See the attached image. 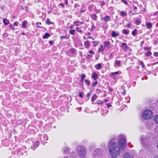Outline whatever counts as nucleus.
<instances>
[{
	"mask_svg": "<svg viewBox=\"0 0 158 158\" xmlns=\"http://www.w3.org/2000/svg\"><path fill=\"white\" fill-rule=\"evenodd\" d=\"M118 74V72H114V73H112L111 74H110V75H112V76H114V75L115 74H116V75H117Z\"/></svg>",
	"mask_w": 158,
	"mask_h": 158,
	"instance_id": "obj_33",
	"label": "nucleus"
},
{
	"mask_svg": "<svg viewBox=\"0 0 158 158\" xmlns=\"http://www.w3.org/2000/svg\"><path fill=\"white\" fill-rule=\"evenodd\" d=\"M95 67L97 69L99 70L101 68L102 65L101 64L99 63L95 65Z\"/></svg>",
	"mask_w": 158,
	"mask_h": 158,
	"instance_id": "obj_12",
	"label": "nucleus"
},
{
	"mask_svg": "<svg viewBox=\"0 0 158 158\" xmlns=\"http://www.w3.org/2000/svg\"><path fill=\"white\" fill-rule=\"evenodd\" d=\"M120 15L122 16H126L127 15V14L126 13L124 12L123 11H121L120 12Z\"/></svg>",
	"mask_w": 158,
	"mask_h": 158,
	"instance_id": "obj_23",
	"label": "nucleus"
},
{
	"mask_svg": "<svg viewBox=\"0 0 158 158\" xmlns=\"http://www.w3.org/2000/svg\"><path fill=\"white\" fill-rule=\"evenodd\" d=\"M102 47H103L102 46H102H101V48H99V49H98V51H103V50L102 49Z\"/></svg>",
	"mask_w": 158,
	"mask_h": 158,
	"instance_id": "obj_43",
	"label": "nucleus"
},
{
	"mask_svg": "<svg viewBox=\"0 0 158 158\" xmlns=\"http://www.w3.org/2000/svg\"><path fill=\"white\" fill-rule=\"evenodd\" d=\"M135 13L133 14V15H135L136 13V14H138V13H137V12H136V11H135Z\"/></svg>",
	"mask_w": 158,
	"mask_h": 158,
	"instance_id": "obj_56",
	"label": "nucleus"
},
{
	"mask_svg": "<svg viewBox=\"0 0 158 158\" xmlns=\"http://www.w3.org/2000/svg\"><path fill=\"white\" fill-rule=\"evenodd\" d=\"M134 8V11H135V10L136 9H137V8L136 7H135Z\"/></svg>",
	"mask_w": 158,
	"mask_h": 158,
	"instance_id": "obj_54",
	"label": "nucleus"
},
{
	"mask_svg": "<svg viewBox=\"0 0 158 158\" xmlns=\"http://www.w3.org/2000/svg\"><path fill=\"white\" fill-rule=\"evenodd\" d=\"M64 152L65 154H67L69 152V149L67 147H65L64 149Z\"/></svg>",
	"mask_w": 158,
	"mask_h": 158,
	"instance_id": "obj_18",
	"label": "nucleus"
},
{
	"mask_svg": "<svg viewBox=\"0 0 158 158\" xmlns=\"http://www.w3.org/2000/svg\"><path fill=\"white\" fill-rule=\"evenodd\" d=\"M154 121L158 124V115H156L154 116Z\"/></svg>",
	"mask_w": 158,
	"mask_h": 158,
	"instance_id": "obj_22",
	"label": "nucleus"
},
{
	"mask_svg": "<svg viewBox=\"0 0 158 158\" xmlns=\"http://www.w3.org/2000/svg\"><path fill=\"white\" fill-rule=\"evenodd\" d=\"M122 94L123 95H125L126 94V91L124 90V91L122 92Z\"/></svg>",
	"mask_w": 158,
	"mask_h": 158,
	"instance_id": "obj_42",
	"label": "nucleus"
},
{
	"mask_svg": "<svg viewBox=\"0 0 158 158\" xmlns=\"http://www.w3.org/2000/svg\"><path fill=\"white\" fill-rule=\"evenodd\" d=\"M22 35H24L25 34H24V32H23V33H22Z\"/></svg>",
	"mask_w": 158,
	"mask_h": 158,
	"instance_id": "obj_63",
	"label": "nucleus"
},
{
	"mask_svg": "<svg viewBox=\"0 0 158 158\" xmlns=\"http://www.w3.org/2000/svg\"><path fill=\"white\" fill-rule=\"evenodd\" d=\"M76 30L77 31L81 33L82 32V31L81 29V28H79L78 27H77L76 28Z\"/></svg>",
	"mask_w": 158,
	"mask_h": 158,
	"instance_id": "obj_27",
	"label": "nucleus"
},
{
	"mask_svg": "<svg viewBox=\"0 0 158 158\" xmlns=\"http://www.w3.org/2000/svg\"><path fill=\"white\" fill-rule=\"evenodd\" d=\"M73 27V26H71V27H70V28H72Z\"/></svg>",
	"mask_w": 158,
	"mask_h": 158,
	"instance_id": "obj_62",
	"label": "nucleus"
},
{
	"mask_svg": "<svg viewBox=\"0 0 158 158\" xmlns=\"http://www.w3.org/2000/svg\"><path fill=\"white\" fill-rule=\"evenodd\" d=\"M146 25L147 28L148 29H151L152 27V24L150 22L147 23Z\"/></svg>",
	"mask_w": 158,
	"mask_h": 158,
	"instance_id": "obj_9",
	"label": "nucleus"
},
{
	"mask_svg": "<svg viewBox=\"0 0 158 158\" xmlns=\"http://www.w3.org/2000/svg\"><path fill=\"white\" fill-rule=\"evenodd\" d=\"M92 77V78L94 79V80H96L98 78V74L96 73H93Z\"/></svg>",
	"mask_w": 158,
	"mask_h": 158,
	"instance_id": "obj_11",
	"label": "nucleus"
},
{
	"mask_svg": "<svg viewBox=\"0 0 158 158\" xmlns=\"http://www.w3.org/2000/svg\"><path fill=\"white\" fill-rule=\"evenodd\" d=\"M110 17L109 16H106L102 19L104 22H106L110 20Z\"/></svg>",
	"mask_w": 158,
	"mask_h": 158,
	"instance_id": "obj_7",
	"label": "nucleus"
},
{
	"mask_svg": "<svg viewBox=\"0 0 158 158\" xmlns=\"http://www.w3.org/2000/svg\"><path fill=\"white\" fill-rule=\"evenodd\" d=\"M43 137H44L45 138L44 139L45 140H46L48 139V137L46 135H43Z\"/></svg>",
	"mask_w": 158,
	"mask_h": 158,
	"instance_id": "obj_39",
	"label": "nucleus"
},
{
	"mask_svg": "<svg viewBox=\"0 0 158 158\" xmlns=\"http://www.w3.org/2000/svg\"><path fill=\"white\" fill-rule=\"evenodd\" d=\"M96 97H97L96 96V94H94V95L92 98V101L93 102L96 99Z\"/></svg>",
	"mask_w": 158,
	"mask_h": 158,
	"instance_id": "obj_29",
	"label": "nucleus"
},
{
	"mask_svg": "<svg viewBox=\"0 0 158 158\" xmlns=\"http://www.w3.org/2000/svg\"><path fill=\"white\" fill-rule=\"evenodd\" d=\"M119 138L118 144L121 147V148L123 150L126 146V137L124 135H121L119 136Z\"/></svg>",
	"mask_w": 158,
	"mask_h": 158,
	"instance_id": "obj_2",
	"label": "nucleus"
},
{
	"mask_svg": "<svg viewBox=\"0 0 158 158\" xmlns=\"http://www.w3.org/2000/svg\"><path fill=\"white\" fill-rule=\"evenodd\" d=\"M81 81H82L85 78V75L84 74H82L81 75Z\"/></svg>",
	"mask_w": 158,
	"mask_h": 158,
	"instance_id": "obj_32",
	"label": "nucleus"
},
{
	"mask_svg": "<svg viewBox=\"0 0 158 158\" xmlns=\"http://www.w3.org/2000/svg\"><path fill=\"white\" fill-rule=\"evenodd\" d=\"M79 96L81 97V98H82L83 97V95H82L81 94V93H80L79 94Z\"/></svg>",
	"mask_w": 158,
	"mask_h": 158,
	"instance_id": "obj_49",
	"label": "nucleus"
},
{
	"mask_svg": "<svg viewBox=\"0 0 158 158\" xmlns=\"http://www.w3.org/2000/svg\"><path fill=\"white\" fill-rule=\"evenodd\" d=\"M107 106H108V107H109V106H110V104H107Z\"/></svg>",
	"mask_w": 158,
	"mask_h": 158,
	"instance_id": "obj_57",
	"label": "nucleus"
},
{
	"mask_svg": "<svg viewBox=\"0 0 158 158\" xmlns=\"http://www.w3.org/2000/svg\"><path fill=\"white\" fill-rule=\"evenodd\" d=\"M39 142H36L35 143L33 144V146L35 147L36 148H37L39 145Z\"/></svg>",
	"mask_w": 158,
	"mask_h": 158,
	"instance_id": "obj_25",
	"label": "nucleus"
},
{
	"mask_svg": "<svg viewBox=\"0 0 158 158\" xmlns=\"http://www.w3.org/2000/svg\"><path fill=\"white\" fill-rule=\"evenodd\" d=\"M49 43L51 45H52L53 44L52 42L51 41H49Z\"/></svg>",
	"mask_w": 158,
	"mask_h": 158,
	"instance_id": "obj_48",
	"label": "nucleus"
},
{
	"mask_svg": "<svg viewBox=\"0 0 158 158\" xmlns=\"http://www.w3.org/2000/svg\"><path fill=\"white\" fill-rule=\"evenodd\" d=\"M59 5L60 6H62L63 7H64V4H62V3H60L59 4Z\"/></svg>",
	"mask_w": 158,
	"mask_h": 158,
	"instance_id": "obj_51",
	"label": "nucleus"
},
{
	"mask_svg": "<svg viewBox=\"0 0 158 158\" xmlns=\"http://www.w3.org/2000/svg\"><path fill=\"white\" fill-rule=\"evenodd\" d=\"M150 49H151V48H149V47H144V49L145 50H150Z\"/></svg>",
	"mask_w": 158,
	"mask_h": 158,
	"instance_id": "obj_37",
	"label": "nucleus"
},
{
	"mask_svg": "<svg viewBox=\"0 0 158 158\" xmlns=\"http://www.w3.org/2000/svg\"><path fill=\"white\" fill-rule=\"evenodd\" d=\"M97 83H98L97 81H95V82H94V83H93L92 84V86L94 87L95 85H97Z\"/></svg>",
	"mask_w": 158,
	"mask_h": 158,
	"instance_id": "obj_38",
	"label": "nucleus"
},
{
	"mask_svg": "<svg viewBox=\"0 0 158 158\" xmlns=\"http://www.w3.org/2000/svg\"><path fill=\"white\" fill-rule=\"evenodd\" d=\"M27 22L26 20H25L23 22L22 25V27H23V28H26V26L27 24Z\"/></svg>",
	"mask_w": 158,
	"mask_h": 158,
	"instance_id": "obj_13",
	"label": "nucleus"
},
{
	"mask_svg": "<svg viewBox=\"0 0 158 158\" xmlns=\"http://www.w3.org/2000/svg\"><path fill=\"white\" fill-rule=\"evenodd\" d=\"M18 23L16 22H15L14 23V26H18Z\"/></svg>",
	"mask_w": 158,
	"mask_h": 158,
	"instance_id": "obj_44",
	"label": "nucleus"
},
{
	"mask_svg": "<svg viewBox=\"0 0 158 158\" xmlns=\"http://www.w3.org/2000/svg\"><path fill=\"white\" fill-rule=\"evenodd\" d=\"M135 23L137 25H139L141 23V19L139 18H137L136 21Z\"/></svg>",
	"mask_w": 158,
	"mask_h": 158,
	"instance_id": "obj_16",
	"label": "nucleus"
},
{
	"mask_svg": "<svg viewBox=\"0 0 158 158\" xmlns=\"http://www.w3.org/2000/svg\"><path fill=\"white\" fill-rule=\"evenodd\" d=\"M91 18L94 20H96L97 19V16L96 15L92 14L91 16Z\"/></svg>",
	"mask_w": 158,
	"mask_h": 158,
	"instance_id": "obj_14",
	"label": "nucleus"
},
{
	"mask_svg": "<svg viewBox=\"0 0 158 158\" xmlns=\"http://www.w3.org/2000/svg\"><path fill=\"white\" fill-rule=\"evenodd\" d=\"M109 151L113 157L115 158L120 154V148L115 144L114 139L111 140L109 142Z\"/></svg>",
	"mask_w": 158,
	"mask_h": 158,
	"instance_id": "obj_1",
	"label": "nucleus"
},
{
	"mask_svg": "<svg viewBox=\"0 0 158 158\" xmlns=\"http://www.w3.org/2000/svg\"><path fill=\"white\" fill-rule=\"evenodd\" d=\"M46 23L48 24H50L52 23V22L50 21L49 19H47L46 20Z\"/></svg>",
	"mask_w": 158,
	"mask_h": 158,
	"instance_id": "obj_28",
	"label": "nucleus"
},
{
	"mask_svg": "<svg viewBox=\"0 0 158 158\" xmlns=\"http://www.w3.org/2000/svg\"><path fill=\"white\" fill-rule=\"evenodd\" d=\"M79 23V24H82V22H80L79 21H77V22H75V23Z\"/></svg>",
	"mask_w": 158,
	"mask_h": 158,
	"instance_id": "obj_47",
	"label": "nucleus"
},
{
	"mask_svg": "<svg viewBox=\"0 0 158 158\" xmlns=\"http://www.w3.org/2000/svg\"><path fill=\"white\" fill-rule=\"evenodd\" d=\"M75 30H71L69 31V33L72 35H74L75 33Z\"/></svg>",
	"mask_w": 158,
	"mask_h": 158,
	"instance_id": "obj_24",
	"label": "nucleus"
},
{
	"mask_svg": "<svg viewBox=\"0 0 158 158\" xmlns=\"http://www.w3.org/2000/svg\"><path fill=\"white\" fill-rule=\"evenodd\" d=\"M130 26V25L129 24H127V27H129Z\"/></svg>",
	"mask_w": 158,
	"mask_h": 158,
	"instance_id": "obj_61",
	"label": "nucleus"
},
{
	"mask_svg": "<svg viewBox=\"0 0 158 158\" xmlns=\"http://www.w3.org/2000/svg\"><path fill=\"white\" fill-rule=\"evenodd\" d=\"M153 158H158V155L155 156Z\"/></svg>",
	"mask_w": 158,
	"mask_h": 158,
	"instance_id": "obj_53",
	"label": "nucleus"
},
{
	"mask_svg": "<svg viewBox=\"0 0 158 158\" xmlns=\"http://www.w3.org/2000/svg\"><path fill=\"white\" fill-rule=\"evenodd\" d=\"M78 154L80 157H83L86 154L85 148L83 146H79L77 147Z\"/></svg>",
	"mask_w": 158,
	"mask_h": 158,
	"instance_id": "obj_4",
	"label": "nucleus"
},
{
	"mask_svg": "<svg viewBox=\"0 0 158 158\" xmlns=\"http://www.w3.org/2000/svg\"><path fill=\"white\" fill-rule=\"evenodd\" d=\"M64 3L67 5L68 4V0H64Z\"/></svg>",
	"mask_w": 158,
	"mask_h": 158,
	"instance_id": "obj_45",
	"label": "nucleus"
},
{
	"mask_svg": "<svg viewBox=\"0 0 158 158\" xmlns=\"http://www.w3.org/2000/svg\"><path fill=\"white\" fill-rule=\"evenodd\" d=\"M91 94V92H89V93H88L87 94V95H86V96H87V97H89L90 96V95Z\"/></svg>",
	"mask_w": 158,
	"mask_h": 158,
	"instance_id": "obj_40",
	"label": "nucleus"
},
{
	"mask_svg": "<svg viewBox=\"0 0 158 158\" xmlns=\"http://www.w3.org/2000/svg\"><path fill=\"white\" fill-rule=\"evenodd\" d=\"M9 27L10 29H12L13 30L14 29V26H13V25L12 24H10L9 26Z\"/></svg>",
	"mask_w": 158,
	"mask_h": 158,
	"instance_id": "obj_36",
	"label": "nucleus"
},
{
	"mask_svg": "<svg viewBox=\"0 0 158 158\" xmlns=\"http://www.w3.org/2000/svg\"><path fill=\"white\" fill-rule=\"evenodd\" d=\"M71 50H72V52H73V51H74V49H72Z\"/></svg>",
	"mask_w": 158,
	"mask_h": 158,
	"instance_id": "obj_59",
	"label": "nucleus"
},
{
	"mask_svg": "<svg viewBox=\"0 0 158 158\" xmlns=\"http://www.w3.org/2000/svg\"><path fill=\"white\" fill-rule=\"evenodd\" d=\"M69 35L68 36L66 35L65 36H60V38L61 39H67L69 38Z\"/></svg>",
	"mask_w": 158,
	"mask_h": 158,
	"instance_id": "obj_21",
	"label": "nucleus"
},
{
	"mask_svg": "<svg viewBox=\"0 0 158 158\" xmlns=\"http://www.w3.org/2000/svg\"><path fill=\"white\" fill-rule=\"evenodd\" d=\"M140 64L141 65L142 67L143 68L144 67L145 65H144V64H143V62H142L141 61H140Z\"/></svg>",
	"mask_w": 158,
	"mask_h": 158,
	"instance_id": "obj_35",
	"label": "nucleus"
},
{
	"mask_svg": "<svg viewBox=\"0 0 158 158\" xmlns=\"http://www.w3.org/2000/svg\"><path fill=\"white\" fill-rule=\"evenodd\" d=\"M104 46L107 48H110V42L109 41L105 42L104 43Z\"/></svg>",
	"mask_w": 158,
	"mask_h": 158,
	"instance_id": "obj_8",
	"label": "nucleus"
},
{
	"mask_svg": "<svg viewBox=\"0 0 158 158\" xmlns=\"http://www.w3.org/2000/svg\"><path fill=\"white\" fill-rule=\"evenodd\" d=\"M85 83H87V84L89 85L90 84V81L87 80H85Z\"/></svg>",
	"mask_w": 158,
	"mask_h": 158,
	"instance_id": "obj_30",
	"label": "nucleus"
},
{
	"mask_svg": "<svg viewBox=\"0 0 158 158\" xmlns=\"http://www.w3.org/2000/svg\"><path fill=\"white\" fill-rule=\"evenodd\" d=\"M89 52L91 54H94V52L92 50L89 51Z\"/></svg>",
	"mask_w": 158,
	"mask_h": 158,
	"instance_id": "obj_50",
	"label": "nucleus"
},
{
	"mask_svg": "<svg viewBox=\"0 0 158 158\" xmlns=\"http://www.w3.org/2000/svg\"><path fill=\"white\" fill-rule=\"evenodd\" d=\"M115 63L117 64L118 66H119L120 65V64L121 63V61L120 60H116L115 61Z\"/></svg>",
	"mask_w": 158,
	"mask_h": 158,
	"instance_id": "obj_26",
	"label": "nucleus"
},
{
	"mask_svg": "<svg viewBox=\"0 0 158 158\" xmlns=\"http://www.w3.org/2000/svg\"><path fill=\"white\" fill-rule=\"evenodd\" d=\"M122 2L125 4H127V2L125 0H122Z\"/></svg>",
	"mask_w": 158,
	"mask_h": 158,
	"instance_id": "obj_46",
	"label": "nucleus"
},
{
	"mask_svg": "<svg viewBox=\"0 0 158 158\" xmlns=\"http://www.w3.org/2000/svg\"><path fill=\"white\" fill-rule=\"evenodd\" d=\"M122 158H132V157L129 153L125 152L123 155Z\"/></svg>",
	"mask_w": 158,
	"mask_h": 158,
	"instance_id": "obj_6",
	"label": "nucleus"
},
{
	"mask_svg": "<svg viewBox=\"0 0 158 158\" xmlns=\"http://www.w3.org/2000/svg\"><path fill=\"white\" fill-rule=\"evenodd\" d=\"M152 53L150 51H148L145 54V56H148L150 55H151Z\"/></svg>",
	"mask_w": 158,
	"mask_h": 158,
	"instance_id": "obj_31",
	"label": "nucleus"
},
{
	"mask_svg": "<svg viewBox=\"0 0 158 158\" xmlns=\"http://www.w3.org/2000/svg\"><path fill=\"white\" fill-rule=\"evenodd\" d=\"M122 31L123 34L127 35L128 34L129 31L127 29H123Z\"/></svg>",
	"mask_w": 158,
	"mask_h": 158,
	"instance_id": "obj_20",
	"label": "nucleus"
},
{
	"mask_svg": "<svg viewBox=\"0 0 158 158\" xmlns=\"http://www.w3.org/2000/svg\"><path fill=\"white\" fill-rule=\"evenodd\" d=\"M49 34L48 33H46L43 37V38L45 39L48 38L49 36Z\"/></svg>",
	"mask_w": 158,
	"mask_h": 158,
	"instance_id": "obj_19",
	"label": "nucleus"
},
{
	"mask_svg": "<svg viewBox=\"0 0 158 158\" xmlns=\"http://www.w3.org/2000/svg\"><path fill=\"white\" fill-rule=\"evenodd\" d=\"M64 158H67V157H65Z\"/></svg>",
	"mask_w": 158,
	"mask_h": 158,
	"instance_id": "obj_64",
	"label": "nucleus"
},
{
	"mask_svg": "<svg viewBox=\"0 0 158 158\" xmlns=\"http://www.w3.org/2000/svg\"><path fill=\"white\" fill-rule=\"evenodd\" d=\"M97 91H99V92H100V90L98 89H97Z\"/></svg>",
	"mask_w": 158,
	"mask_h": 158,
	"instance_id": "obj_58",
	"label": "nucleus"
},
{
	"mask_svg": "<svg viewBox=\"0 0 158 158\" xmlns=\"http://www.w3.org/2000/svg\"><path fill=\"white\" fill-rule=\"evenodd\" d=\"M108 101V100L107 99H106L105 100V102H107Z\"/></svg>",
	"mask_w": 158,
	"mask_h": 158,
	"instance_id": "obj_55",
	"label": "nucleus"
},
{
	"mask_svg": "<svg viewBox=\"0 0 158 158\" xmlns=\"http://www.w3.org/2000/svg\"><path fill=\"white\" fill-rule=\"evenodd\" d=\"M74 24H75V25H76V26H77V25H79V23H75V22L74 23Z\"/></svg>",
	"mask_w": 158,
	"mask_h": 158,
	"instance_id": "obj_52",
	"label": "nucleus"
},
{
	"mask_svg": "<svg viewBox=\"0 0 158 158\" xmlns=\"http://www.w3.org/2000/svg\"><path fill=\"white\" fill-rule=\"evenodd\" d=\"M136 30H134L132 32V34L133 35H135L136 34Z\"/></svg>",
	"mask_w": 158,
	"mask_h": 158,
	"instance_id": "obj_34",
	"label": "nucleus"
},
{
	"mask_svg": "<svg viewBox=\"0 0 158 158\" xmlns=\"http://www.w3.org/2000/svg\"><path fill=\"white\" fill-rule=\"evenodd\" d=\"M84 45L85 47L88 48L89 46V41H87L85 42Z\"/></svg>",
	"mask_w": 158,
	"mask_h": 158,
	"instance_id": "obj_17",
	"label": "nucleus"
},
{
	"mask_svg": "<svg viewBox=\"0 0 158 158\" xmlns=\"http://www.w3.org/2000/svg\"><path fill=\"white\" fill-rule=\"evenodd\" d=\"M154 56H158V53L157 52H155L154 53Z\"/></svg>",
	"mask_w": 158,
	"mask_h": 158,
	"instance_id": "obj_41",
	"label": "nucleus"
},
{
	"mask_svg": "<svg viewBox=\"0 0 158 158\" xmlns=\"http://www.w3.org/2000/svg\"><path fill=\"white\" fill-rule=\"evenodd\" d=\"M143 118L145 120H148L153 116L152 111L149 110H145L143 114Z\"/></svg>",
	"mask_w": 158,
	"mask_h": 158,
	"instance_id": "obj_3",
	"label": "nucleus"
},
{
	"mask_svg": "<svg viewBox=\"0 0 158 158\" xmlns=\"http://www.w3.org/2000/svg\"><path fill=\"white\" fill-rule=\"evenodd\" d=\"M3 22L6 25L10 23L9 20L6 19H3Z\"/></svg>",
	"mask_w": 158,
	"mask_h": 158,
	"instance_id": "obj_15",
	"label": "nucleus"
},
{
	"mask_svg": "<svg viewBox=\"0 0 158 158\" xmlns=\"http://www.w3.org/2000/svg\"><path fill=\"white\" fill-rule=\"evenodd\" d=\"M121 47L123 48V50L124 51H127V50L131 51V49L128 47L125 43H122Z\"/></svg>",
	"mask_w": 158,
	"mask_h": 158,
	"instance_id": "obj_5",
	"label": "nucleus"
},
{
	"mask_svg": "<svg viewBox=\"0 0 158 158\" xmlns=\"http://www.w3.org/2000/svg\"><path fill=\"white\" fill-rule=\"evenodd\" d=\"M157 148L158 149V143H157Z\"/></svg>",
	"mask_w": 158,
	"mask_h": 158,
	"instance_id": "obj_60",
	"label": "nucleus"
},
{
	"mask_svg": "<svg viewBox=\"0 0 158 158\" xmlns=\"http://www.w3.org/2000/svg\"><path fill=\"white\" fill-rule=\"evenodd\" d=\"M111 35L113 37H115L118 36L119 34L118 33H116L114 31H113L111 33Z\"/></svg>",
	"mask_w": 158,
	"mask_h": 158,
	"instance_id": "obj_10",
	"label": "nucleus"
}]
</instances>
